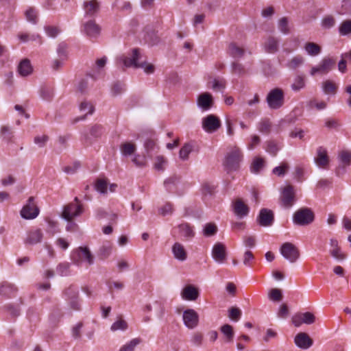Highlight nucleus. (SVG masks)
I'll list each match as a JSON object with an SVG mask.
<instances>
[{"instance_id":"obj_16","label":"nucleus","mask_w":351,"mask_h":351,"mask_svg":"<svg viewBox=\"0 0 351 351\" xmlns=\"http://www.w3.org/2000/svg\"><path fill=\"white\" fill-rule=\"evenodd\" d=\"M197 106L203 112L209 110L213 106V97L209 93L200 94L197 99Z\"/></svg>"},{"instance_id":"obj_30","label":"nucleus","mask_w":351,"mask_h":351,"mask_svg":"<svg viewBox=\"0 0 351 351\" xmlns=\"http://www.w3.org/2000/svg\"><path fill=\"white\" fill-rule=\"evenodd\" d=\"M304 49L307 55L310 56H317L322 51L321 47L313 42H307L304 45Z\"/></svg>"},{"instance_id":"obj_1","label":"nucleus","mask_w":351,"mask_h":351,"mask_svg":"<svg viewBox=\"0 0 351 351\" xmlns=\"http://www.w3.org/2000/svg\"><path fill=\"white\" fill-rule=\"evenodd\" d=\"M117 66L122 69L128 67L141 68L147 74L153 73L154 66L152 64H147L146 58L141 53L138 49H132L129 56L124 55L116 59Z\"/></svg>"},{"instance_id":"obj_31","label":"nucleus","mask_w":351,"mask_h":351,"mask_svg":"<svg viewBox=\"0 0 351 351\" xmlns=\"http://www.w3.org/2000/svg\"><path fill=\"white\" fill-rule=\"evenodd\" d=\"M306 86V78L302 75H297L294 77L291 84V88L293 92H298Z\"/></svg>"},{"instance_id":"obj_10","label":"nucleus","mask_w":351,"mask_h":351,"mask_svg":"<svg viewBox=\"0 0 351 351\" xmlns=\"http://www.w3.org/2000/svg\"><path fill=\"white\" fill-rule=\"evenodd\" d=\"M335 62L330 58H324L319 64L313 66L310 71V75L315 76L316 75L327 74L335 65Z\"/></svg>"},{"instance_id":"obj_49","label":"nucleus","mask_w":351,"mask_h":351,"mask_svg":"<svg viewBox=\"0 0 351 351\" xmlns=\"http://www.w3.org/2000/svg\"><path fill=\"white\" fill-rule=\"evenodd\" d=\"M193 145L190 143L185 144L180 150L179 156L183 160H187L189 158V155L193 151Z\"/></svg>"},{"instance_id":"obj_3","label":"nucleus","mask_w":351,"mask_h":351,"mask_svg":"<svg viewBox=\"0 0 351 351\" xmlns=\"http://www.w3.org/2000/svg\"><path fill=\"white\" fill-rule=\"evenodd\" d=\"M266 101L268 107L271 110H278L282 108L285 102V94L280 88H274L267 94Z\"/></svg>"},{"instance_id":"obj_60","label":"nucleus","mask_w":351,"mask_h":351,"mask_svg":"<svg viewBox=\"0 0 351 351\" xmlns=\"http://www.w3.org/2000/svg\"><path fill=\"white\" fill-rule=\"evenodd\" d=\"M261 143V138L256 134L252 135L247 145L249 150H253Z\"/></svg>"},{"instance_id":"obj_35","label":"nucleus","mask_w":351,"mask_h":351,"mask_svg":"<svg viewBox=\"0 0 351 351\" xmlns=\"http://www.w3.org/2000/svg\"><path fill=\"white\" fill-rule=\"evenodd\" d=\"M228 53L234 58H241L244 56V49L234 43H232L228 47Z\"/></svg>"},{"instance_id":"obj_28","label":"nucleus","mask_w":351,"mask_h":351,"mask_svg":"<svg viewBox=\"0 0 351 351\" xmlns=\"http://www.w3.org/2000/svg\"><path fill=\"white\" fill-rule=\"evenodd\" d=\"M233 210L235 215L239 218H243L247 215L249 213L248 206L241 199H237L233 204Z\"/></svg>"},{"instance_id":"obj_18","label":"nucleus","mask_w":351,"mask_h":351,"mask_svg":"<svg viewBox=\"0 0 351 351\" xmlns=\"http://www.w3.org/2000/svg\"><path fill=\"white\" fill-rule=\"evenodd\" d=\"M180 238L184 241H190L195 236L194 226L188 223H182L178 226Z\"/></svg>"},{"instance_id":"obj_63","label":"nucleus","mask_w":351,"mask_h":351,"mask_svg":"<svg viewBox=\"0 0 351 351\" xmlns=\"http://www.w3.org/2000/svg\"><path fill=\"white\" fill-rule=\"evenodd\" d=\"M125 90L124 84L121 82H115L112 87L111 93L114 96L122 93Z\"/></svg>"},{"instance_id":"obj_7","label":"nucleus","mask_w":351,"mask_h":351,"mask_svg":"<svg viewBox=\"0 0 351 351\" xmlns=\"http://www.w3.org/2000/svg\"><path fill=\"white\" fill-rule=\"evenodd\" d=\"M281 255L290 263H295L300 256L298 249L291 243L286 242L280 249Z\"/></svg>"},{"instance_id":"obj_14","label":"nucleus","mask_w":351,"mask_h":351,"mask_svg":"<svg viewBox=\"0 0 351 351\" xmlns=\"http://www.w3.org/2000/svg\"><path fill=\"white\" fill-rule=\"evenodd\" d=\"M211 255L214 261L219 263H223L227 259L226 247L220 242L216 243L212 249Z\"/></svg>"},{"instance_id":"obj_37","label":"nucleus","mask_w":351,"mask_h":351,"mask_svg":"<svg viewBox=\"0 0 351 351\" xmlns=\"http://www.w3.org/2000/svg\"><path fill=\"white\" fill-rule=\"evenodd\" d=\"M338 158L339 161V167H341L344 168L350 164L351 153L348 151L343 150L339 152Z\"/></svg>"},{"instance_id":"obj_50","label":"nucleus","mask_w":351,"mask_h":351,"mask_svg":"<svg viewBox=\"0 0 351 351\" xmlns=\"http://www.w3.org/2000/svg\"><path fill=\"white\" fill-rule=\"evenodd\" d=\"M70 263H62L56 267L57 273L61 276H66L70 274Z\"/></svg>"},{"instance_id":"obj_44","label":"nucleus","mask_w":351,"mask_h":351,"mask_svg":"<svg viewBox=\"0 0 351 351\" xmlns=\"http://www.w3.org/2000/svg\"><path fill=\"white\" fill-rule=\"evenodd\" d=\"M221 332L226 337V341L227 342H231L234 337V331L232 326L229 324L223 325L221 328Z\"/></svg>"},{"instance_id":"obj_64","label":"nucleus","mask_w":351,"mask_h":351,"mask_svg":"<svg viewBox=\"0 0 351 351\" xmlns=\"http://www.w3.org/2000/svg\"><path fill=\"white\" fill-rule=\"evenodd\" d=\"M45 31L48 36L52 38L56 37L60 32V29L54 26H46L45 27Z\"/></svg>"},{"instance_id":"obj_52","label":"nucleus","mask_w":351,"mask_h":351,"mask_svg":"<svg viewBox=\"0 0 351 351\" xmlns=\"http://www.w3.org/2000/svg\"><path fill=\"white\" fill-rule=\"evenodd\" d=\"M335 19L333 16H326L322 20L321 25L322 28L328 29L335 26Z\"/></svg>"},{"instance_id":"obj_9","label":"nucleus","mask_w":351,"mask_h":351,"mask_svg":"<svg viewBox=\"0 0 351 351\" xmlns=\"http://www.w3.org/2000/svg\"><path fill=\"white\" fill-rule=\"evenodd\" d=\"M313 161L319 169H328L330 165V158L326 148L322 146L318 147Z\"/></svg>"},{"instance_id":"obj_51","label":"nucleus","mask_w":351,"mask_h":351,"mask_svg":"<svg viewBox=\"0 0 351 351\" xmlns=\"http://www.w3.org/2000/svg\"><path fill=\"white\" fill-rule=\"evenodd\" d=\"M231 68L232 73L239 76H243L246 73L243 65L237 62H232Z\"/></svg>"},{"instance_id":"obj_13","label":"nucleus","mask_w":351,"mask_h":351,"mask_svg":"<svg viewBox=\"0 0 351 351\" xmlns=\"http://www.w3.org/2000/svg\"><path fill=\"white\" fill-rule=\"evenodd\" d=\"M182 320L187 328L194 329L199 324V315L194 309L188 308L183 312Z\"/></svg>"},{"instance_id":"obj_55","label":"nucleus","mask_w":351,"mask_h":351,"mask_svg":"<svg viewBox=\"0 0 351 351\" xmlns=\"http://www.w3.org/2000/svg\"><path fill=\"white\" fill-rule=\"evenodd\" d=\"M140 341L138 338L133 339L129 343L123 346L120 351H134V348L140 343Z\"/></svg>"},{"instance_id":"obj_26","label":"nucleus","mask_w":351,"mask_h":351,"mask_svg":"<svg viewBox=\"0 0 351 351\" xmlns=\"http://www.w3.org/2000/svg\"><path fill=\"white\" fill-rule=\"evenodd\" d=\"M181 296L184 300L193 301L198 298L199 291L194 286L187 285L182 289Z\"/></svg>"},{"instance_id":"obj_12","label":"nucleus","mask_w":351,"mask_h":351,"mask_svg":"<svg viewBox=\"0 0 351 351\" xmlns=\"http://www.w3.org/2000/svg\"><path fill=\"white\" fill-rule=\"evenodd\" d=\"M282 205L287 208H291L295 202V191L292 186L287 185L282 190L280 195Z\"/></svg>"},{"instance_id":"obj_2","label":"nucleus","mask_w":351,"mask_h":351,"mask_svg":"<svg viewBox=\"0 0 351 351\" xmlns=\"http://www.w3.org/2000/svg\"><path fill=\"white\" fill-rule=\"evenodd\" d=\"M71 259L77 266L86 267L93 265L95 261L93 254L87 247H79L73 250L71 254Z\"/></svg>"},{"instance_id":"obj_24","label":"nucleus","mask_w":351,"mask_h":351,"mask_svg":"<svg viewBox=\"0 0 351 351\" xmlns=\"http://www.w3.org/2000/svg\"><path fill=\"white\" fill-rule=\"evenodd\" d=\"M329 252L334 258L338 261H343L346 258V256L339 246L337 240L335 239H331L330 240Z\"/></svg>"},{"instance_id":"obj_40","label":"nucleus","mask_w":351,"mask_h":351,"mask_svg":"<svg viewBox=\"0 0 351 351\" xmlns=\"http://www.w3.org/2000/svg\"><path fill=\"white\" fill-rule=\"evenodd\" d=\"M25 15L27 21H28L29 23L34 25L37 23L38 12L34 8H28L25 12Z\"/></svg>"},{"instance_id":"obj_19","label":"nucleus","mask_w":351,"mask_h":351,"mask_svg":"<svg viewBox=\"0 0 351 351\" xmlns=\"http://www.w3.org/2000/svg\"><path fill=\"white\" fill-rule=\"evenodd\" d=\"M173 258L178 261L184 262L188 258V253L184 245L180 242H175L171 247Z\"/></svg>"},{"instance_id":"obj_42","label":"nucleus","mask_w":351,"mask_h":351,"mask_svg":"<svg viewBox=\"0 0 351 351\" xmlns=\"http://www.w3.org/2000/svg\"><path fill=\"white\" fill-rule=\"evenodd\" d=\"M278 28L283 34H289L290 32L289 22L287 17H282L278 20Z\"/></svg>"},{"instance_id":"obj_33","label":"nucleus","mask_w":351,"mask_h":351,"mask_svg":"<svg viewBox=\"0 0 351 351\" xmlns=\"http://www.w3.org/2000/svg\"><path fill=\"white\" fill-rule=\"evenodd\" d=\"M279 42L274 37H269L264 43V47L268 53H274L278 50Z\"/></svg>"},{"instance_id":"obj_22","label":"nucleus","mask_w":351,"mask_h":351,"mask_svg":"<svg viewBox=\"0 0 351 351\" xmlns=\"http://www.w3.org/2000/svg\"><path fill=\"white\" fill-rule=\"evenodd\" d=\"M99 2L97 0H88L83 2L85 16H93L99 10Z\"/></svg>"},{"instance_id":"obj_41","label":"nucleus","mask_w":351,"mask_h":351,"mask_svg":"<svg viewBox=\"0 0 351 351\" xmlns=\"http://www.w3.org/2000/svg\"><path fill=\"white\" fill-rule=\"evenodd\" d=\"M337 89V86L331 80H326L322 83V90L325 94L335 95Z\"/></svg>"},{"instance_id":"obj_15","label":"nucleus","mask_w":351,"mask_h":351,"mask_svg":"<svg viewBox=\"0 0 351 351\" xmlns=\"http://www.w3.org/2000/svg\"><path fill=\"white\" fill-rule=\"evenodd\" d=\"M315 321V315L310 312L299 313L292 317V323L295 327H300L303 324L310 325Z\"/></svg>"},{"instance_id":"obj_8","label":"nucleus","mask_w":351,"mask_h":351,"mask_svg":"<svg viewBox=\"0 0 351 351\" xmlns=\"http://www.w3.org/2000/svg\"><path fill=\"white\" fill-rule=\"evenodd\" d=\"M221 125L220 119L215 114H208L202 119V129L207 133H214Z\"/></svg>"},{"instance_id":"obj_45","label":"nucleus","mask_w":351,"mask_h":351,"mask_svg":"<svg viewBox=\"0 0 351 351\" xmlns=\"http://www.w3.org/2000/svg\"><path fill=\"white\" fill-rule=\"evenodd\" d=\"M202 232L205 237H212L217 233V227L214 223H207L204 226Z\"/></svg>"},{"instance_id":"obj_27","label":"nucleus","mask_w":351,"mask_h":351,"mask_svg":"<svg viewBox=\"0 0 351 351\" xmlns=\"http://www.w3.org/2000/svg\"><path fill=\"white\" fill-rule=\"evenodd\" d=\"M80 110L81 112H84V115L74 119L73 123H76L79 121L84 120L88 114H92L95 110V107L91 102L88 101H83L80 104Z\"/></svg>"},{"instance_id":"obj_11","label":"nucleus","mask_w":351,"mask_h":351,"mask_svg":"<svg viewBox=\"0 0 351 351\" xmlns=\"http://www.w3.org/2000/svg\"><path fill=\"white\" fill-rule=\"evenodd\" d=\"M39 214V209L34 203L33 197H30L27 204L23 207L21 210V215L25 219H35Z\"/></svg>"},{"instance_id":"obj_61","label":"nucleus","mask_w":351,"mask_h":351,"mask_svg":"<svg viewBox=\"0 0 351 351\" xmlns=\"http://www.w3.org/2000/svg\"><path fill=\"white\" fill-rule=\"evenodd\" d=\"M66 49L67 46L64 43H62L58 45L57 47V53L59 58L66 60L67 56Z\"/></svg>"},{"instance_id":"obj_34","label":"nucleus","mask_w":351,"mask_h":351,"mask_svg":"<svg viewBox=\"0 0 351 351\" xmlns=\"http://www.w3.org/2000/svg\"><path fill=\"white\" fill-rule=\"evenodd\" d=\"M265 166V161L261 157H255L250 166L251 172L253 173H260Z\"/></svg>"},{"instance_id":"obj_59","label":"nucleus","mask_w":351,"mask_h":351,"mask_svg":"<svg viewBox=\"0 0 351 351\" xmlns=\"http://www.w3.org/2000/svg\"><path fill=\"white\" fill-rule=\"evenodd\" d=\"M215 188L214 185L208 183H204L202 186V193L205 197L210 196L215 192Z\"/></svg>"},{"instance_id":"obj_20","label":"nucleus","mask_w":351,"mask_h":351,"mask_svg":"<svg viewBox=\"0 0 351 351\" xmlns=\"http://www.w3.org/2000/svg\"><path fill=\"white\" fill-rule=\"evenodd\" d=\"M257 221L261 226H270L274 221V213L271 210L263 208L257 217Z\"/></svg>"},{"instance_id":"obj_53","label":"nucleus","mask_w":351,"mask_h":351,"mask_svg":"<svg viewBox=\"0 0 351 351\" xmlns=\"http://www.w3.org/2000/svg\"><path fill=\"white\" fill-rule=\"evenodd\" d=\"M107 185L108 182L106 180L99 179L95 182V188L99 193L104 194L107 191Z\"/></svg>"},{"instance_id":"obj_29","label":"nucleus","mask_w":351,"mask_h":351,"mask_svg":"<svg viewBox=\"0 0 351 351\" xmlns=\"http://www.w3.org/2000/svg\"><path fill=\"white\" fill-rule=\"evenodd\" d=\"M112 243L110 241L104 242L98 250V257L101 260L106 259L112 254Z\"/></svg>"},{"instance_id":"obj_23","label":"nucleus","mask_w":351,"mask_h":351,"mask_svg":"<svg viewBox=\"0 0 351 351\" xmlns=\"http://www.w3.org/2000/svg\"><path fill=\"white\" fill-rule=\"evenodd\" d=\"M83 32L89 38H96L100 33V27L95 21L90 20L84 24Z\"/></svg>"},{"instance_id":"obj_56","label":"nucleus","mask_w":351,"mask_h":351,"mask_svg":"<svg viewBox=\"0 0 351 351\" xmlns=\"http://www.w3.org/2000/svg\"><path fill=\"white\" fill-rule=\"evenodd\" d=\"M167 165V160L162 156H158L156 158L154 162V168L158 171H163Z\"/></svg>"},{"instance_id":"obj_48","label":"nucleus","mask_w":351,"mask_h":351,"mask_svg":"<svg viewBox=\"0 0 351 351\" xmlns=\"http://www.w3.org/2000/svg\"><path fill=\"white\" fill-rule=\"evenodd\" d=\"M289 169V165L288 163L282 162L279 166L273 169L272 173L279 177H283Z\"/></svg>"},{"instance_id":"obj_4","label":"nucleus","mask_w":351,"mask_h":351,"mask_svg":"<svg viewBox=\"0 0 351 351\" xmlns=\"http://www.w3.org/2000/svg\"><path fill=\"white\" fill-rule=\"evenodd\" d=\"M84 212V208L77 197L74 201L64 206L62 217L66 221H71Z\"/></svg>"},{"instance_id":"obj_62","label":"nucleus","mask_w":351,"mask_h":351,"mask_svg":"<svg viewBox=\"0 0 351 351\" xmlns=\"http://www.w3.org/2000/svg\"><path fill=\"white\" fill-rule=\"evenodd\" d=\"M241 311L239 308L232 307L229 310L228 317L233 321L237 322L241 318Z\"/></svg>"},{"instance_id":"obj_32","label":"nucleus","mask_w":351,"mask_h":351,"mask_svg":"<svg viewBox=\"0 0 351 351\" xmlns=\"http://www.w3.org/2000/svg\"><path fill=\"white\" fill-rule=\"evenodd\" d=\"M18 71L23 77H26L30 75L33 71V69L29 60L27 59L23 60L18 66Z\"/></svg>"},{"instance_id":"obj_39","label":"nucleus","mask_w":351,"mask_h":351,"mask_svg":"<svg viewBox=\"0 0 351 351\" xmlns=\"http://www.w3.org/2000/svg\"><path fill=\"white\" fill-rule=\"evenodd\" d=\"M120 150L123 156H129L135 152L136 145L129 142L123 143L120 146Z\"/></svg>"},{"instance_id":"obj_21","label":"nucleus","mask_w":351,"mask_h":351,"mask_svg":"<svg viewBox=\"0 0 351 351\" xmlns=\"http://www.w3.org/2000/svg\"><path fill=\"white\" fill-rule=\"evenodd\" d=\"M295 345L303 350L308 349L313 345V340L305 332H299L294 338Z\"/></svg>"},{"instance_id":"obj_54","label":"nucleus","mask_w":351,"mask_h":351,"mask_svg":"<svg viewBox=\"0 0 351 351\" xmlns=\"http://www.w3.org/2000/svg\"><path fill=\"white\" fill-rule=\"evenodd\" d=\"M268 298L274 302L280 301L282 298V292L278 289H271L269 292Z\"/></svg>"},{"instance_id":"obj_43","label":"nucleus","mask_w":351,"mask_h":351,"mask_svg":"<svg viewBox=\"0 0 351 351\" xmlns=\"http://www.w3.org/2000/svg\"><path fill=\"white\" fill-rule=\"evenodd\" d=\"M304 62V58L298 55L293 57L287 63V66L291 69H295L299 66H302Z\"/></svg>"},{"instance_id":"obj_5","label":"nucleus","mask_w":351,"mask_h":351,"mask_svg":"<svg viewBox=\"0 0 351 351\" xmlns=\"http://www.w3.org/2000/svg\"><path fill=\"white\" fill-rule=\"evenodd\" d=\"M243 157L241 149L235 146L227 154L224 164L228 169L236 170L239 168Z\"/></svg>"},{"instance_id":"obj_17","label":"nucleus","mask_w":351,"mask_h":351,"mask_svg":"<svg viewBox=\"0 0 351 351\" xmlns=\"http://www.w3.org/2000/svg\"><path fill=\"white\" fill-rule=\"evenodd\" d=\"M43 238V233L39 228L32 229L27 232L24 243L26 245H34L40 243Z\"/></svg>"},{"instance_id":"obj_58","label":"nucleus","mask_w":351,"mask_h":351,"mask_svg":"<svg viewBox=\"0 0 351 351\" xmlns=\"http://www.w3.org/2000/svg\"><path fill=\"white\" fill-rule=\"evenodd\" d=\"M64 295L66 300L75 299L78 296V290L77 287L71 286L65 290Z\"/></svg>"},{"instance_id":"obj_6","label":"nucleus","mask_w":351,"mask_h":351,"mask_svg":"<svg viewBox=\"0 0 351 351\" xmlns=\"http://www.w3.org/2000/svg\"><path fill=\"white\" fill-rule=\"evenodd\" d=\"M314 220L313 213L307 208H303L297 210L293 217V221L299 226H306Z\"/></svg>"},{"instance_id":"obj_46","label":"nucleus","mask_w":351,"mask_h":351,"mask_svg":"<svg viewBox=\"0 0 351 351\" xmlns=\"http://www.w3.org/2000/svg\"><path fill=\"white\" fill-rule=\"evenodd\" d=\"M339 33L341 36L351 34V20L344 21L340 24Z\"/></svg>"},{"instance_id":"obj_38","label":"nucleus","mask_w":351,"mask_h":351,"mask_svg":"<svg viewBox=\"0 0 351 351\" xmlns=\"http://www.w3.org/2000/svg\"><path fill=\"white\" fill-rule=\"evenodd\" d=\"M128 324L122 317H119L110 326V330L115 332L117 330L125 331L128 329Z\"/></svg>"},{"instance_id":"obj_57","label":"nucleus","mask_w":351,"mask_h":351,"mask_svg":"<svg viewBox=\"0 0 351 351\" xmlns=\"http://www.w3.org/2000/svg\"><path fill=\"white\" fill-rule=\"evenodd\" d=\"M144 147L149 156H152V152L157 148L156 142L152 139H147L144 143Z\"/></svg>"},{"instance_id":"obj_25","label":"nucleus","mask_w":351,"mask_h":351,"mask_svg":"<svg viewBox=\"0 0 351 351\" xmlns=\"http://www.w3.org/2000/svg\"><path fill=\"white\" fill-rule=\"evenodd\" d=\"M282 143L274 140L267 141L264 144L266 152L272 156H276L278 152L282 148Z\"/></svg>"},{"instance_id":"obj_47","label":"nucleus","mask_w":351,"mask_h":351,"mask_svg":"<svg viewBox=\"0 0 351 351\" xmlns=\"http://www.w3.org/2000/svg\"><path fill=\"white\" fill-rule=\"evenodd\" d=\"M211 88L215 91H220L226 88V82L224 79H213L210 82Z\"/></svg>"},{"instance_id":"obj_36","label":"nucleus","mask_w":351,"mask_h":351,"mask_svg":"<svg viewBox=\"0 0 351 351\" xmlns=\"http://www.w3.org/2000/svg\"><path fill=\"white\" fill-rule=\"evenodd\" d=\"M16 291V288L8 282L0 284V295L10 297Z\"/></svg>"}]
</instances>
